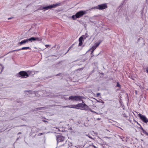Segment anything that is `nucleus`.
Wrapping results in <instances>:
<instances>
[{"instance_id":"nucleus-39","label":"nucleus","mask_w":148,"mask_h":148,"mask_svg":"<svg viewBox=\"0 0 148 148\" xmlns=\"http://www.w3.org/2000/svg\"><path fill=\"white\" fill-rule=\"evenodd\" d=\"M13 18V17H10V18H8V20H10V19H12V18Z\"/></svg>"},{"instance_id":"nucleus-9","label":"nucleus","mask_w":148,"mask_h":148,"mask_svg":"<svg viewBox=\"0 0 148 148\" xmlns=\"http://www.w3.org/2000/svg\"><path fill=\"white\" fill-rule=\"evenodd\" d=\"M28 42L27 39L23 40L21 42H18V44L20 45H22V44H25L26 43Z\"/></svg>"},{"instance_id":"nucleus-16","label":"nucleus","mask_w":148,"mask_h":148,"mask_svg":"<svg viewBox=\"0 0 148 148\" xmlns=\"http://www.w3.org/2000/svg\"><path fill=\"white\" fill-rule=\"evenodd\" d=\"M21 49V50H24V49H30L31 48L29 47H22Z\"/></svg>"},{"instance_id":"nucleus-33","label":"nucleus","mask_w":148,"mask_h":148,"mask_svg":"<svg viewBox=\"0 0 148 148\" xmlns=\"http://www.w3.org/2000/svg\"><path fill=\"white\" fill-rule=\"evenodd\" d=\"M67 106H62V107L63 108H67Z\"/></svg>"},{"instance_id":"nucleus-53","label":"nucleus","mask_w":148,"mask_h":148,"mask_svg":"<svg viewBox=\"0 0 148 148\" xmlns=\"http://www.w3.org/2000/svg\"><path fill=\"white\" fill-rule=\"evenodd\" d=\"M18 138H17V140H18Z\"/></svg>"},{"instance_id":"nucleus-44","label":"nucleus","mask_w":148,"mask_h":148,"mask_svg":"<svg viewBox=\"0 0 148 148\" xmlns=\"http://www.w3.org/2000/svg\"><path fill=\"white\" fill-rule=\"evenodd\" d=\"M92 50V51H91V52H93V53L94 50Z\"/></svg>"},{"instance_id":"nucleus-49","label":"nucleus","mask_w":148,"mask_h":148,"mask_svg":"<svg viewBox=\"0 0 148 148\" xmlns=\"http://www.w3.org/2000/svg\"><path fill=\"white\" fill-rule=\"evenodd\" d=\"M2 70H0V73L2 72Z\"/></svg>"},{"instance_id":"nucleus-1","label":"nucleus","mask_w":148,"mask_h":148,"mask_svg":"<svg viewBox=\"0 0 148 148\" xmlns=\"http://www.w3.org/2000/svg\"><path fill=\"white\" fill-rule=\"evenodd\" d=\"M57 144L59 147L64 146V148H69L70 145L65 141V138L64 136L59 135L56 136Z\"/></svg>"},{"instance_id":"nucleus-28","label":"nucleus","mask_w":148,"mask_h":148,"mask_svg":"<svg viewBox=\"0 0 148 148\" xmlns=\"http://www.w3.org/2000/svg\"><path fill=\"white\" fill-rule=\"evenodd\" d=\"M146 71L148 73V67L146 68Z\"/></svg>"},{"instance_id":"nucleus-23","label":"nucleus","mask_w":148,"mask_h":148,"mask_svg":"<svg viewBox=\"0 0 148 148\" xmlns=\"http://www.w3.org/2000/svg\"><path fill=\"white\" fill-rule=\"evenodd\" d=\"M96 47L95 46H93L90 49L95 50V49L96 48Z\"/></svg>"},{"instance_id":"nucleus-32","label":"nucleus","mask_w":148,"mask_h":148,"mask_svg":"<svg viewBox=\"0 0 148 148\" xmlns=\"http://www.w3.org/2000/svg\"><path fill=\"white\" fill-rule=\"evenodd\" d=\"M61 73H58V74L56 75V76H61Z\"/></svg>"},{"instance_id":"nucleus-11","label":"nucleus","mask_w":148,"mask_h":148,"mask_svg":"<svg viewBox=\"0 0 148 148\" xmlns=\"http://www.w3.org/2000/svg\"><path fill=\"white\" fill-rule=\"evenodd\" d=\"M88 36V34L86 33L85 34V35H83L81 37H80V38H82V40H85L86 39V38H87Z\"/></svg>"},{"instance_id":"nucleus-3","label":"nucleus","mask_w":148,"mask_h":148,"mask_svg":"<svg viewBox=\"0 0 148 148\" xmlns=\"http://www.w3.org/2000/svg\"><path fill=\"white\" fill-rule=\"evenodd\" d=\"M87 11H80L77 12L75 15H73L72 18L74 20L79 18L87 13Z\"/></svg>"},{"instance_id":"nucleus-17","label":"nucleus","mask_w":148,"mask_h":148,"mask_svg":"<svg viewBox=\"0 0 148 148\" xmlns=\"http://www.w3.org/2000/svg\"><path fill=\"white\" fill-rule=\"evenodd\" d=\"M101 42V40H99V42H97L95 44V46L97 47H98L99 44H100V43Z\"/></svg>"},{"instance_id":"nucleus-13","label":"nucleus","mask_w":148,"mask_h":148,"mask_svg":"<svg viewBox=\"0 0 148 148\" xmlns=\"http://www.w3.org/2000/svg\"><path fill=\"white\" fill-rule=\"evenodd\" d=\"M45 107L37 108H35V109L33 111H35V110L38 111V110H45Z\"/></svg>"},{"instance_id":"nucleus-51","label":"nucleus","mask_w":148,"mask_h":148,"mask_svg":"<svg viewBox=\"0 0 148 148\" xmlns=\"http://www.w3.org/2000/svg\"><path fill=\"white\" fill-rule=\"evenodd\" d=\"M97 120H100V119H99V118H98V119H97Z\"/></svg>"},{"instance_id":"nucleus-5","label":"nucleus","mask_w":148,"mask_h":148,"mask_svg":"<svg viewBox=\"0 0 148 148\" xmlns=\"http://www.w3.org/2000/svg\"><path fill=\"white\" fill-rule=\"evenodd\" d=\"M61 3H58L56 4H53L47 6L43 7L42 8L44 10V11L47 10L49 9H51L52 8H56L57 7L60 5Z\"/></svg>"},{"instance_id":"nucleus-31","label":"nucleus","mask_w":148,"mask_h":148,"mask_svg":"<svg viewBox=\"0 0 148 148\" xmlns=\"http://www.w3.org/2000/svg\"><path fill=\"white\" fill-rule=\"evenodd\" d=\"M89 110L90 112H93V111H92V110H91V109H90L89 108V109H88V110Z\"/></svg>"},{"instance_id":"nucleus-24","label":"nucleus","mask_w":148,"mask_h":148,"mask_svg":"<svg viewBox=\"0 0 148 148\" xmlns=\"http://www.w3.org/2000/svg\"><path fill=\"white\" fill-rule=\"evenodd\" d=\"M97 102H98L101 103H104V102L102 100H101L100 101L97 100Z\"/></svg>"},{"instance_id":"nucleus-38","label":"nucleus","mask_w":148,"mask_h":148,"mask_svg":"<svg viewBox=\"0 0 148 148\" xmlns=\"http://www.w3.org/2000/svg\"><path fill=\"white\" fill-rule=\"evenodd\" d=\"M123 116L124 117H127V116L125 115V114H123Z\"/></svg>"},{"instance_id":"nucleus-10","label":"nucleus","mask_w":148,"mask_h":148,"mask_svg":"<svg viewBox=\"0 0 148 148\" xmlns=\"http://www.w3.org/2000/svg\"><path fill=\"white\" fill-rule=\"evenodd\" d=\"M82 103H78L77 105H75V108L79 109V108H81L82 107Z\"/></svg>"},{"instance_id":"nucleus-30","label":"nucleus","mask_w":148,"mask_h":148,"mask_svg":"<svg viewBox=\"0 0 148 148\" xmlns=\"http://www.w3.org/2000/svg\"><path fill=\"white\" fill-rule=\"evenodd\" d=\"M135 122L138 125H140V124L137 121H135Z\"/></svg>"},{"instance_id":"nucleus-47","label":"nucleus","mask_w":148,"mask_h":148,"mask_svg":"<svg viewBox=\"0 0 148 148\" xmlns=\"http://www.w3.org/2000/svg\"><path fill=\"white\" fill-rule=\"evenodd\" d=\"M91 54L92 55L93 54V53L91 52Z\"/></svg>"},{"instance_id":"nucleus-27","label":"nucleus","mask_w":148,"mask_h":148,"mask_svg":"<svg viewBox=\"0 0 148 148\" xmlns=\"http://www.w3.org/2000/svg\"><path fill=\"white\" fill-rule=\"evenodd\" d=\"M20 50H21V49H16V50H13V51H12V52L16 51H20Z\"/></svg>"},{"instance_id":"nucleus-26","label":"nucleus","mask_w":148,"mask_h":148,"mask_svg":"<svg viewBox=\"0 0 148 148\" xmlns=\"http://www.w3.org/2000/svg\"><path fill=\"white\" fill-rule=\"evenodd\" d=\"M32 41L36 40V37H32Z\"/></svg>"},{"instance_id":"nucleus-12","label":"nucleus","mask_w":148,"mask_h":148,"mask_svg":"<svg viewBox=\"0 0 148 148\" xmlns=\"http://www.w3.org/2000/svg\"><path fill=\"white\" fill-rule=\"evenodd\" d=\"M79 43L78 46H81L82 44V38H79Z\"/></svg>"},{"instance_id":"nucleus-45","label":"nucleus","mask_w":148,"mask_h":148,"mask_svg":"<svg viewBox=\"0 0 148 148\" xmlns=\"http://www.w3.org/2000/svg\"><path fill=\"white\" fill-rule=\"evenodd\" d=\"M93 147H94L95 148H97L95 146L93 145Z\"/></svg>"},{"instance_id":"nucleus-34","label":"nucleus","mask_w":148,"mask_h":148,"mask_svg":"<svg viewBox=\"0 0 148 148\" xmlns=\"http://www.w3.org/2000/svg\"><path fill=\"white\" fill-rule=\"evenodd\" d=\"M100 95V93H97V97H98Z\"/></svg>"},{"instance_id":"nucleus-18","label":"nucleus","mask_w":148,"mask_h":148,"mask_svg":"<svg viewBox=\"0 0 148 148\" xmlns=\"http://www.w3.org/2000/svg\"><path fill=\"white\" fill-rule=\"evenodd\" d=\"M42 38H38V37H36V40H37L38 41H42Z\"/></svg>"},{"instance_id":"nucleus-8","label":"nucleus","mask_w":148,"mask_h":148,"mask_svg":"<svg viewBox=\"0 0 148 148\" xmlns=\"http://www.w3.org/2000/svg\"><path fill=\"white\" fill-rule=\"evenodd\" d=\"M82 108L80 109L81 110H88L89 109L88 106L86 105L85 103H82Z\"/></svg>"},{"instance_id":"nucleus-37","label":"nucleus","mask_w":148,"mask_h":148,"mask_svg":"<svg viewBox=\"0 0 148 148\" xmlns=\"http://www.w3.org/2000/svg\"><path fill=\"white\" fill-rule=\"evenodd\" d=\"M43 121L44 122H47V123H48V122L47 121H46V120H43Z\"/></svg>"},{"instance_id":"nucleus-14","label":"nucleus","mask_w":148,"mask_h":148,"mask_svg":"<svg viewBox=\"0 0 148 148\" xmlns=\"http://www.w3.org/2000/svg\"><path fill=\"white\" fill-rule=\"evenodd\" d=\"M67 108H75V105H69L67 106Z\"/></svg>"},{"instance_id":"nucleus-42","label":"nucleus","mask_w":148,"mask_h":148,"mask_svg":"<svg viewBox=\"0 0 148 148\" xmlns=\"http://www.w3.org/2000/svg\"><path fill=\"white\" fill-rule=\"evenodd\" d=\"M21 134V132H18V133L17 134H18V135H19V134Z\"/></svg>"},{"instance_id":"nucleus-36","label":"nucleus","mask_w":148,"mask_h":148,"mask_svg":"<svg viewBox=\"0 0 148 148\" xmlns=\"http://www.w3.org/2000/svg\"><path fill=\"white\" fill-rule=\"evenodd\" d=\"M87 136H88V137H89L90 138L92 139V137L91 136H88V135H87Z\"/></svg>"},{"instance_id":"nucleus-52","label":"nucleus","mask_w":148,"mask_h":148,"mask_svg":"<svg viewBox=\"0 0 148 148\" xmlns=\"http://www.w3.org/2000/svg\"><path fill=\"white\" fill-rule=\"evenodd\" d=\"M97 114H99L97 112V113H96Z\"/></svg>"},{"instance_id":"nucleus-43","label":"nucleus","mask_w":148,"mask_h":148,"mask_svg":"<svg viewBox=\"0 0 148 148\" xmlns=\"http://www.w3.org/2000/svg\"><path fill=\"white\" fill-rule=\"evenodd\" d=\"M43 134V133H40L39 134V135H42Z\"/></svg>"},{"instance_id":"nucleus-19","label":"nucleus","mask_w":148,"mask_h":148,"mask_svg":"<svg viewBox=\"0 0 148 148\" xmlns=\"http://www.w3.org/2000/svg\"><path fill=\"white\" fill-rule=\"evenodd\" d=\"M27 40L28 42H32V37H31V38H27Z\"/></svg>"},{"instance_id":"nucleus-2","label":"nucleus","mask_w":148,"mask_h":148,"mask_svg":"<svg viewBox=\"0 0 148 148\" xmlns=\"http://www.w3.org/2000/svg\"><path fill=\"white\" fill-rule=\"evenodd\" d=\"M31 73L34 75L35 73L33 71H28L27 72L25 71H22L16 74V76L17 77H21L23 78H25L28 77L29 75Z\"/></svg>"},{"instance_id":"nucleus-40","label":"nucleus","mask_w":148,"mask_h":148,"mask_svg":"<svg viewBox=\"0 0 148 148\" xmlns=\"http://www.w3.org/2000/svg\"><path fill=\"white\" fill-rule=\"evenodd\" d=\"M81 101H82V103H84V101L83 100H82V99L81 100Z\"/></svg>"},{"instance_id":"nucleus-46","label":"nucleus","mask_w":148,"mask_h":148,"mask_svg":"<svg viewBox=\"0 0 148 148\" xmlns=\"http://www.w3.org/2000/svg\"><path fill=\"white\" fill-rule=\"evenodd\" d=\"M93 112L94 113H97V112H95V111H93Z\"/></svg>"},{"instance_id":"nucleus-35","label":"nucleus","mask_w":148,"mask_h":148,"mask_svg":"<svg viewBox=\"0 0 148 148\" xmlns=\"http://www.w3.org/2000/svg\"><path fill=\"white\" fill-rule=\"evenodd\" d=\"M71 47L69 48V49L68 50V51H67L65 53V54H66L69 51V50L70 49H71Z\"/></svg>"},{"instance_id":"nucleus-7","label":"nucleus","mask_w":148,"mask_h":148,"mask_svg":"<svg viewBox=\"0 0 148 148\" xmlns=\"http://www.w3.org/2000/svg\"><path fill=\"white\" fill-rule=\"evenodd\" d=\"M138 116L140 119L144 123H147V122H148V119L145 116L140 114H139Z\"/></svg>"},{"instance_id":"nucleus-41","label":"nucleus","mask_w":148,"mask_h":148,"mask_svg":"<svg viewBox=\"0 0 148 148\" xmlns=\"http://www.w3.org/2000/svg\"><path fill=\"white\" fill-rule=\"evenodd\" d=\"M50 46L49 45H46L45 46L47 47H48L49 46Z\"/></svg>"},{"instance_id":"nucleus-50","label":"nucleus","mask_w":148,"mask_h":148,"mask_svg":"<svg viewBox=\"0 0 148 148\" xmlns=\"http://www.w3.org/2000/svg\"><path fill=\"white\" fill-rule=\"evenodd\" d=\"M135 92H136V94H137V91H136Z\"/></svg>"},{"instance_id":"nucleus-21","label":"nucleus","mask_w":148,"mask_h":148,"mask_svg":"<svg viewBox=\"0 0 148 148\" xmlns=\"http://www.w3.org/2000/svg\"><path fill=\"white\" fill-rule=\"evenodd\" d=\"M116 86L118 87H119L120 88H121V85L119 84V82H117V84L116 85Z\"/></svg>"},{"instance_id":"nucleus-20","label":"nucleus","mask_w":148,"mask_h":148,"mask_svg":"<svg viewBox=\"0 0 148 148\" xmlns=\"http://www.w3.org/2000/svg\"><path fill=\"white\" fill-rule=\"evenodd\" d=\"M121 139H122V140L123 141H127V138L126 140V139L125 138L123 137H121Z\"/></svg>"},{"instance_id":"nucleus-48","label":"nucleus","mask_w":148,"mask_h":148,"mask_svg":"<svg viewBox=\"0 0 148 148\" xmlns=\"http://www.w3.org/2000/svg\"><path fill=\"white\" fill-rule=\"evenodd\" d=\"M93 56H94V55L93 54L92 55V56H91V57H93Z\"/></svg>"},{"instance_id":"nucleus-4","label":"nucleus","mask_w":148,"mask_h":148,"mask_svg":"<svg viewBox=\"0 0 148 148\" xmlns=\"http://www.w3.org/2000/svg\"><path fill=\"white\" fill-rule=\"evenodd\" d=\"M108 8L107 4L104 3L98 5L97 6L92 8L90 10H103L107 8Z\"/></svg>"},{"instance_id":"nucleus-15","label":"nucleus","mask_w":148,"mask_h":148,"mask_svg":"<svg viewBox=\"0 0 148 148\" xmlns=\"http://www.w3.org/2000/svg\"><path fill=\"white\" fill-rule=\"evenodd\" d=\"M140 40L142 42H143V43L142 45H141V46L142 47L144 46V45H145V44L144 43V41L143 39H140V38L138 39L137 42H139V41Z\"/></svg>"},{"instance_id":"nucleus-6","label":"nucleus","mask_w":148,"mask_h":148,"mask_svg":"<svg viewBox=\"0 0 148 148\" xmlns=\"http://www.w3.org/2000/svg\"><path fill=\"white\" fill-rule=\"evenodd\" d=\"M85 99V97L83 96H75L73 95L70 96L69 97V100H75V101H80L82 99Z\"/></svg>"},{"instance_id":"nucleus-29","label":"nucleus","mask_w":148,"mask_h":148,"mask_svg":"<svg viewBox=\"0 0 148 148\" xmlns=\"http://www.w3.org/2000/svg\"><path fill=\"white\" fill-rule=\"evenodd\" d=\"M140 127V128L141 129L142 131H143V130H144V129L143 128V127H141V125H139Z\"/></svg>"},{"instance_id":"nucleus-25","label":"nucleus","mask_w":148,"mask_h":148,"mask_svg":"<svg viewBox=\"0 0 148 148\" xmlns=\"http://www.w3.org/2000/svg\"><path fill=\"white\" fill-rule=\"evenodd\" d=\"M43 6H40V8H39L38 10H42L43 9V8H43Z\"/></svg>"},{"instance_id":"nucleus-22","label":"nucleus","mask_w":148,"mask_h":148,"mask_svg":"<svg viewBox=\"0 0 148 148\" xmlns=\"http://www.w3.org/2000/svg\"><path fill=\"white\" fill-rule=\"evenodd\" d=\"M143 133L145 134L146 135L148 136V133L146 132L144 130H143Z\"/></svg>"}]
</instances>
